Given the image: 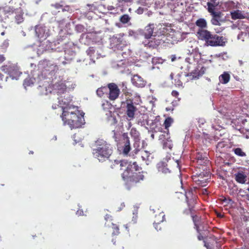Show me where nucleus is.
<instances>
[{
    "label": "nucleus",
    "instance_id": "nucleus-1",
    "mask_svg": "<svg viewBox=\"0 0 249 249\" xmlns=\"http://www.w3.org/2000/svg\"><path fill=\"white\" fill-rule=\"evenodd\" d=\"M155 25L149 23L144 29L139 31V34L144 37L142 44L149 48H156L161 43H163L165 37V28H160L154 32Z\"/></svg>",
    "mask_w": 249,
    "mask_h": 249
},
{
    "label": "nucleus",
    "instance_id": "nucleus-2",
    "mask_svg": "<svg viewBox=\"0 0 249 249\" xmlns=\"http://www.w3.org/2000/svg\"><path fill=\"white\" fill-rule=\"evenodd\" d=\"M63 110L61 115L64 124L69 125L71 129L80 128L85 124V113L82 110Z\"/></svg>",
    "mask_w": 249,
    "mask_h": 249
},
{
    "label": "nucleus",
    "instance_id": "nucleus-3",
    "mask_svg": "<svg viewBox=\"0 0 249 249\" xmlns=\"http://www.w3.org/2000/svg\"><path fill=\"white\" fill-rule=\"evenodd\" d=\"M125 100L121 102V107L126 109H137V105L141 103V97L127 86L126 82H123L120 84Z\"/></svg>",
    "mask_w": 249,
    "mask_h": 249
},
{
    "label": "nucleus",
    "instance_id": "nucleus-4",
    "mask_svg": "<svg viewBox=\"0 0 249 249\" xmlns=\"http://www.w3.org/2000/svg\"><path fill=\"white\" fill-rule=\"evenodd\" d=\"M113 153L110 144L103 139H98L95 142V148L92 149L93 157L100 162L108 160Z\"/></svg>",
    "mask_w": 249,
    "mask_h": 249
},
{
    "label": "nucleus",
    "instance_id": "nucleus-5",
    "mask_svg": "<svg viewBox=\"0 0 249 249\" xmlns=\"http://www.w3.org/2000/svg\"><path fill=\"white\" fill-rule=\"evenodd\" d=\"M142 168L136 161H129L126 169H125L121 176L123 180L127 182L137 183L144 179L143 172H140Z\"/></svg>",
    "mask_w": 249,
    "mask_h": 249
},
{
    "label": "nucleus",
    "instance_id": "nucleus-6",
    "mask_svg": "<svg viewBox=\"0 0 249 249\" xmlns=\"http://www.w3.org/2000/svg\"><path fill=\"white\" fill-rule=\"evenodd\" d=\"M185 197L188 210L192 214L195 228L197 232H199L200 231V225L201 223V219L199 216L193 215L194 212H195V207L196 203L197 196L194 193L193 190L191 189L185 192Z\"/></svg>",
    "mask_w": 249,
    "mask_h": 249
},
{
    "label": "nucleus",
    "instance_id": "nucleus-7",
    "mask_svg": "<svg viewBox=\"0 0 249 249\" xmlns=\"http://www.w3.org/2000/svg\"><path fill=\"white\" fill-rule=\"evenodd\" d=\"M210 171L195 170L192 176L193 181L199 187H205L207 185L208 180L210 178ZM196 186L194 188H197Z\"/></svg>",
    "mask_w": 249,
    "mask_h": 249
},
{
    "label": "nucleus",
    "instance_id": "nucleus-8",
    "mask_svg": "<svg viewBox=\"0 0 249 249\" xmlns=\"http://www.w3.org/2000/svg\"><path fill=\"white\" fill-rule=\"evenodd\" d=\"M225 39L223 36L211 33L209 34L208 37L205 41V44L211 46H223L225 45Z\"/></svg>",
    "mask_w": 249,
    "mask_h": 249
},
{
    "label": "nucleus",
    "instance_id": "nucleus-9",
    "mask_svg": "<svg viewBox=\"0 0 249 249\" xmlns=\"http://www.w3.org/2000/svg\"><path fill=\"white\" fill-rule=\"evenodd\" d=\"M108 92L107 98L110 101L114 102L118 98L121 91L118 85L115 83L107 84Z\"/></svg>",
    "mask_w": 249,
    "mask_h": 249
},
{
    "label": "nucleus",
    "instance_id": "nucleus-10",
    "mask_svg": "<svg viewBox=\"0 0 249 249\" xmlns=\"http://www.w3.org/2000/svg\"><path fill=\"white\" fill-rule=\"evenodd\" d=\"M193 165L195 168V170L210 171L208 166L209 164V160L208 158L202 159V160H192Z\"/></svg>",
    "mask_w": 249,
    "mask_h": 249
},
{
    "label": "nucleus",
    "instance_id": "nucleus-11",
    "mask_svg": "<svg viewBox=\"0 0 249 249\" xmlns=\"http://www.w3.org/2000/svg\"><path fill=\"white\" fill-rule=\"evenodd\" d=\"M205 71L206 68L204 67L198 65L195 70L188 73L187 76L189 77L190 80L198 79L205 73Z\"/></svg>",
    "mask_w": 249,
    "mask_h": 249
},
{
    "label": "nucleus",
    "instance_id": "nucleus-12",
    "mask_svg": "<svg viewBox=\"0 0 249 249\" xmlns=\"http://www.w3.org/2000/svg\"><path fill=\"white\" fill-rule=\"evenodd\" d=\"M125 41L120 35L113 36L110 38V45L112 48H121L124 45Z\"/></svg>",
    "mask_w": 249,
    "mask_h": 249
},
{
    "label": "nucleus",
    "instance_id": "nucleus-13",
    "mask_svg": "<svg viewBox=\"0 0 249 249\" xmlns=\"http://www.w3.org/2000/svg\"><path fill=\"white\" fill-rule=\"evenodd\" d=\"M44 70L42 72H44L45 74L47 73L50 74L52 72H54L58 70V67L55 64L52 63L49 61H44L43 62Z\"/></svg>",
    "mask_w": 249,
    "mask_h": 249
},
{
    "label": "nucleus",
    "instance_id": "nucleus-14",
    "mask_svg": "<svg viewBox=\"0 0 249 249\" xmlns=\"http://www.w3.org/2000/svg\"><path fill=\"white\" fill-rule=\"evenodd\" d=\"M35 33L36 36L40 41L45 40L48 36V34L46 32L45 27L40 25H36L35 27Z\"/></svg>",
    "mask_w": 249,
    "mask_h": 249
},
{
    "label": "nucleus",
    "instance_id": "nucleus-15",
    "mask_svg": "<svg viewBox=\"0 0 249 249\" xmlns=\"http://www.w3.org/2000/svg\"><path fill=\"white\" fill-rule=\"evenodd\" d=\"M131 81L132 84L138 88L144 87L146 83L141 76L137 74L133 76Z\"/></svg>",
    "mask_w": 249,
    "mask_h": 249
},
{
    "label": "nucleus",
    "instance_id": "nucleus-16",
    "mask_svg": "<svg viewBox=\"0 0 249 249\" xmlns=\"http://www.w3.org/2000/svg\"><path fill=\"white\" fill-rule=\"evenodd\" d=\"M53 87L59 94L64 93L66 91L67 86L65 82L59 81L55 83Z\"/></svg>",
    "mask_w": 249,
    "mask_h": 249
},
{
    "label": "nucleus",
    "instance_id": "nucleus-17",
    "mask_svg": "<svg viewBox=\"0 0 249 249\" xmlns=\"http://www.w3.org/2000/svg\"><path fill=\"white\" fill-rule=\"evenodd\" d=\"M133 155L134 156V154H139L141 158L142 159V160L147 161H149L150 160V155L151 154L145 150H140L138 149H135L133 152Z\"/></svg>",
    "mask_w": 249,
    "mask_h": 249
},
{
    "label": "nucleus",
    "instance_id": "nucleus-18",
    "mask_svg": "<svg viewBox=\"0 0 249 249\" xmlns=\"http://www.w3.org/2000/svg\"><path fill=\"white\" fill-rule=\"evenodd\" d=\"M123 137L124 143L123 148V153L124 155H127L131 149L129 139L127 133H124Z\"/></svg>",
    "mask_w": 249,
    "mask_h": 249
},
{
    "label": "nucleus",
    "instance_id": "nucleus-19",
    "mask_svg": "<svg viewBox=\"0 0 249 249\" xmlns=\"http://www.w3.org/2000/svg\"><path fill=\"white\" fill-rule=\"evenodd\" d=\"M210 33L211 32L206 29H198L196 32V36L199 40L205 42Z\"/></svg>",
    "mask_w": 249,
    "mask_h": 249
},
{
    "label": "nucleus",
    "instance_id": "nucleus-20",
    "mask_svg": "<svg viewBox=\"0 0 249 249\" xmlns=\"http://www.w3.org/2000/svg\"><path fill=\"white\" fill-rule=\"evenodd\" d=\"M11 15L15 16V21L17 24H20L23 21V13L20 9H15L11 12Z\"/></svg>",
    "mask_w": 249,
    "mask_h": 249
},
{
    "label": "nucleus",
    "instance_id": "nucleus-21",
    "mask_svg": "<svg viewBox=\"0 0 249 249\" xmlns=\"http://www.w3.org/2000/svg\"><path fill=\"white\" fill-rule=\"evenodd\" d=\"M165 214L163 212H160L158 213L155 214V220H154L153 225L156 230H157V228L156 227V225L159 224L165 220Z\"/></svg>",
    "mask_w": 249,
    "mask_h": 249
},
{
    "label": "nucleus",
    "instance_id": "nucleus-22",
    "mask_svg": "<svg viewBox=\"0 0 249 249\" xmlns=\"http://www.w3.org/2000/svg\"><path fill=\"white\" fill-rule=\"evenodd\" d=\"M106 115H107V119L111 121L112 124H115L117 123L116 116H119V114L117 110H114L113 111L108 110Z\"/></svg>",
    "mask_w": 249,
    "mask_h": 249
},
{
    "label": "nucleus",
    "instance_id": "nucleus-23",
    "mask_svg": "<svg viewBox=\"0 0 249 249\" xmlns=\"http://www.w3.org/2000/svg\"><path fill=\"white\" fill-rule=\"evenodd\" d=\"M231 18L233 20L237 19H243L246 18L244 12L239 10H236L231 13Z\"/></svg>",
    "mask_w": 249,
    "mask_h": 249
},
{
    "label": "nucleus",
    "instance_id": "nucleus-24",
    "mask_svg": "<svg viewBox=\"0 0 249 249\" xmlns=\"http://www.w3.org/2000/svg\"><path fill=\"white\" fill-rule=\"evenodd\" d=\"M58 100V106L59 108L61 109H70L71 108L70 102L67 99L60 97Z\"/></svg>",
    "mask_w": 249,
    "mask_h": 249
},
{
    "label": "nucleus",
    "instance_id": "nucleus-25",
    "mask_svg": "<svg viewBox=\"0 0 249 249\" xmlns=\"http://www.w3.org/2000/svg\"><path fill=\"white\" fill-rule=\"evenodd\" d=\"M246 175L243 172H238L235 174V179L236 181L241 184L245 183L246 181Z\"/></svg>",
    "mask_w": 249,
    "mask_h": 249
},
{
    "label": "nucleus",
    "instance_id": "nucleus-26",
    "mask_svg": "<svg viewBox=\"0 0 249 249\" xmlns=\"http://www.w3.org/2000/svg\"><path fill=\"white\" fill-rule=\"evenodd\" d=\"M108 87L107 84L106 86H102L96 90V94L99 97H103L105 95L107 96Z\"/></svg>",
    "mask_w": 249,
    "mask_h": 249
},
{
    "label": "nucleus",
    "instance_id": "nucleus-27",
    "mask_svg": "<svg viewBox=\"0 0 249 249\" xmlns=\"http://www.w3.org/2000/svg\"><path fill=\"white\" fill-rule=\"evenodd\" d=\"M158 170L159 172L164 174L171 173L172 172L171 170L167 167V164L163 162H161L159 164Z\"/></svg>",
    "mask_w": 249,
    "mask_h": 249
},
{
    "label": "nucleus",
    "instance_id": "nucleus-28",
    "mask_svg": "<svg viewBox=\"0 0 249 249\" xmlns=\"http://www.w3.org/2000/svg\"><path fill=\"white\" fill-rule=\"evenodd\" d=\"M230 75L228 72L224 71L223 74L219 77V81L223 84L228 83L230 80Z\"/></svg>",
    "mask_w": 249,
    "mask_h": 249
},
{
    "label": "nucleus",
    "instance_id": "nucleus-29",
    "mask_svg": "<svg viewBox=\"0 0 249 249\" xmlns=\"http://www.w3.org/2000/svg\"><path fill=\"white\" fill-rule=\"evenodd\" d=\"M196 26L199 29H206L207 28V22L205 19L203 18H198L195 23Z\"/></svg>",
    "mask_w": 249,
    "mask_h": 249
},
{
    "label": "nucleus",
    "instance_id": "nucleus-30",
    "mask_svg": "<svg viewBox=\"0 0 249 249\" xmlns=\"http://www.w3.org/2000/svg\"><path fill=\"white\" fill-rule=\"evenodd\" d=\"M219 2L214 3L211 1L207 2L208 6L207 10L210 14H211L215 11L216 7L218 5Z\"/></svg>",
    "mask_w": 249,
    "mask_h": 249
},
{
    "label": "nucleus",
    "instance_id": "nucleus-31",
    "mask_svg": "<svg viewBox=\"0 0 249 249\" xmlns=\"http://www.w3.org/2000/svg\"><path fill=\"white\" fill-rule=\"evenodd\" d=\"M115 163L119 165L120 170H124L126 169L128 165L129 161L126 160H115Z\"/></svg>",
    "mask_w": 249,
    "mask_h": 249
},
{
    "label": "nucleus",
    "instance_id": "nucleus-32",
    "mask_svg": "<svg viewBox=\"0 0 249 249\" xmlns=\"http://www.w3.org/2000/svg\"><path fill=\"white\" fill-rule=\"evenodd\" d=\"M157 102L158 100L156 98H152L151 99L149 98L147 101V106L145 107L146 109L147 108L153 109L154 107H156Z\"/></svg>",
    "mask_w": 249,
    "mask_h": 249
},
{
    "label": "nucleus",
    "instance_id": "nucleus-33",
    "mask_svg": "<svg viewBox=\"0 0 249 249\" xmlns=\"http://www.w3.org/2000/svg\"><path fill=\"white\" fill-rule=\"evenodd\" d=\"M111 101L107 100H104L102 103V107L103 109H111L113 107V103H111Z\"/></svg>",
    "mask_w": 249,
    "mask_h": 249
},
{
    "label": "nucleus",
    "instance_id": "nucleus-34",
    "mask_svg": "<svg viewBox=\"0 0 249 249\" xmlns=\"http://www.w3.org/2000/svg\"><path fill=\"white\" fill-rule=\"evenodd\" d=\"M234 153L237 156L245 157H246V153L243 151L241 148H235L232 149Z\"/></svg>",
    "mask_w": 249,
    "mask_h": 249
},
{
    "label": "nucleus",
    "instance_id": "nucleus-35",
    "mask_svg": "<svg viewBox=\"0 0 249 249\" xmlns=\"http://www.w3.org/2000/svg\"><path fill=\"white\" fill-rule=\"evenodd\" d=\"M206 157H207L206 153L203 151L197 152L196 155H194V158L193 160H202Z\"/></svg>",
    "mask_w": 249,
    "mask_h": 249
},
{
    "label": "nucleus",
    "instance_id": "nucleus-36",
    "mask_svg": "<svg viewBox=\"0 0 249 249\" xmlns=\"http://www.w3.org/2000/svg\"><path fill=\"white\" fill-rule=\"evenodd\" d=\"M163 148L164 149H171L172 148L173 144L172 141L170 140H165L162 141Z\"/></svg>",
    "mask_w": 249,
    "mask_h": 249
},
{
    "label": "nucleus",
    "instance_id": "nucleus-37",
    "mask_svg": "<svg viewBox=\"0 0 249 249\" xmlns=\"http://www.w3.org/2000/svg\"><path fill=\"white\" fill-rule=\"evenodd\" d=\"M173 122V119L170 117L166 118L163 124L165 128L168 129L171 125Z\"/></svg>",
    "mask_w": 249,
    "mask_h": 249
},
{
    "label": "nucleus",
    "instance_id": "nucleus-38",
    "mask_svg": "<svg viewBox=\"0 0 249 249\" xmlns=\"http://www.w3.org/2000/svg\"><path fill=\"white\" fill-rule=\"evenodd\" d=\"M130 20V17L127 14H124L120 18V21L123 24L128 23Z\"/></svg>",
    "mask_w": 249,
    "mask_h": 249
},
{
    "label": "nucleus",
    "instance_id": "nucleus-39",
    "mask_svg": "<svg viewBox=\"0 0 249 249\" xmlns=\"http://www.w3.org/2000/svg\"><path fill=\"white\" fill-rule=\"evenodd\" d=\"M130 135L133 137L135 139L139 138L140 133L135 128H132L130 132Z\"/></svg>",
    "mask_w": 249,
    "mask_h": 249
},
{
    "label": "nucleus",
    "instance_id": "nucleus-40",
    "mask_svg": "<svg viewBox=\"0 0 249 249\" xmlns=\"http://www.w3.org/2000/svg\"><path fill=\"white\" fill-rule=\"evenodd\" d=\"M135 110H126L127 119L129 121L132 120L134 118Z\"/></svg>",
    "mask_w": 249,
    "mask_h": 249
},
{
    "label": "nucleus",
    "instance_id": "nucleus-41",
    "mask_svg": "<svg viewBox=\"0 0 249 249\" xmlns=\"http://www.w3.org/2000/svg\"><path fill=\"white\" fill-rule=\"evenodd\" d=\"M112 228L113 229L112 234L113 235H118L120 233L119 228L118 225L115 224H112Z\"/></svg>",
    "mask_w": 249,
    "mask_h": 249
},
{
    "label": "nucleus",
    "instance_id": "nucleus-42",
    "mask_svg": "<svg viewBox=\"0 0 249 249\" xmlns=\"http://www.w3.org/2000/svg\"><path fill=\"white\" fill-rule=\"evenodd\" d=\"M210 14L212 16V18H216L217 19H219L221 17V13L219 11H215Z\"/></svg>",
    "mask_w": 249,
    "mask_h": 249
},
{
    "label": "nucleus",
    "instance_id": "nucleus-43",
    "mask_svg": "<svg viewBox=\"0 0 249 249\" xmlns=\"http://www.w3.org/2000/svg\"><path fill=\"white\" fill-rule=\"evenodd\" d=\"M219 199L222 202H225L226 204H228L232 202V200L230 197L226 198V197L222 196Z\"/></svg>",
    "mask_w": 249,
    "mask_h": 249
},
{
    "label": "nucleus",
    "instance_id": "nucleus-44",
    "mask_svg": "<svg viewBox=\"0 0 249 249\" xmlns=\"http://www.w3.org/2000/svg\"><path fill=\"white\" fill-rule=\"evenodd\" d=\"M87 54L90 56H91L95 53V50L93 47H89L86 51Z\"/></svg>",
    "mask_w": 249,
    "mask_h": 249
},
{
    "label": "nucleus",
    "instance_id": "nucleus-45",
    "mask_svg": "<svg viewBox=\"0 0 249 249\" xmlns=\"http://www.w3.org/2000/svg\"><path fill=\"white\" fill-rule=\"evenodd\" d=\"M212 23L213 24L215 25H219V19H217L216 18H212Z\"/></svg>",
    "mask_w": 249,
    "mask_h": 249
},
{
    "label": "nucleus",
    "instance_id": "nucleus-46",
    "mask_svg": "<svg viewBox=\"0 0 249 249\" xmlns=\"http://www.w3.org/2000/svg\"><path fill=\"white\" fill-rule=\"evenodd\" d=\"M118 1L119 3L120 4V5H123L125 3L130 2V0H118Z\"/></svg>",
    "mask_w": 249,
    "mask_h": 249
},
{
    "label": "nucleus",
    "instance_id": "nucleus-47",
    "mask_svg": "<svg viewBox=\"0 0 249 249\" xmlns=\"http://www.w3.org/2000/svg\"><path fill=\"white\" fill-rule=\"evenodd\" d=\"M171 94L173 96L175 97H176V98H178V95H179V93L178 92L176 91V90H173L172 91V93H171Z\"/></svg>",
    "mask_w": 249,
    "mask_h": 249
},
{
    "label": "nucleus",
    "instance_id": "nucleus-48",
    "mask_svg": "<svg viewBox=\"0 0 249 249\" xmlns=\"http://www.w3.org/2000/svg\"><path fill=\"white\" fill-rule=\"evenodd\" d=\"M143 11H144V10H143V8H142V7H139V8L137 9V11H136L137 13L138 14H142V13H143Z\"/></svg>",
    "mask_w": 249,
    "mask_h": 249
},
{
    "label": "nucleus",
    "instance_id": "nucleus-49",
    "mask_svg": "<svg viewBox=\"0 0 249 249\" xmlns=\"http://www.w3.org/2000/svg\"><path fill=\"white\" fill-rule=\"evenodd\" d=\"M53 7H54L55 9H59L62 7V6L58 3H56L53 5Z\"/></svg>",
    "mask_w": 249,
    "mask_h": 249
},
{
    "label": "nucleus",
    "instance_id": "nucleus-50",
    "mask_svg": "<svg viewBox=\"0 0 249 249\" xmlns=\"http://www.w3.org/2000/svg\"><path fill=\"white\" fill-rule=\"evenodd\" d=\"M5 60V57L2 54H0V64Z\"/></svg>",
    "mask_w": 249,
    "mask_h": 249
},
{
    "label": "nucleus",
    "instance_id": "nucleus-51",
    "mask_svg": "<svg viewBox=\"0 0 249 249\" xmlns=\"http://www.w3.org/2000/svg\"><path fill=\"white\" fill-rule=\"evenodd\" d=\"M224 146V144L222 142H219L217 144V148L223 147Z\"/></svg>",
    "mask_w": 249,
    "mask_h": 249
},
{
    "label": "nucleus",
    "instance_id": "nucleus-52",
    "mask_svg": "<svg viewBox=\"0 0 249 249\" xmlns=\"http://www.w3.org/2000/svg\"><path fill=\"white\" fill-rule=\"evenodd\" d=\"M125 207V205L124 203L121 204V206L120 207H118V211H121Z\"/></svg>",
    "mask_w": 249,
    "mask_h": 249
},
{
    "label": "nucleus",
    "instance_id": "nucleus-53",
    "mask_svg": "<svg viewBox=\"0 0 249 249\" xmlns=\"http://www.w3.org/2000/svg\"><path fill=\"white\" fill-rule=\"evenodd\" d=\"M76 29L78 30H81L82 29H83V26L82 25H77V26H76Z\"/></svg>",
    "mask_w": 249,
    "mask_h": 249
},
{
    "label": "nucleus",
    "instance_id": "nucleus-54",
    "mask_svg": "<svg viewBox=\"0 0 249 249\" xmlns=\"http://www.w3.org/2000/svg\"><path fill=\"white\" fill-rule=\"evenodd\" d=\"M202 194L203 195H207L208 194V190L207 189H204L202 190Z\"/></svg>",
    "mask_w": 249,
    "mask_h": 249
},
{
    "label": "nucleus",
    "instance_id": "nucleus-55",
    "mask_svg": "<svg viewBox=\"0 0 249 249\" xmlns=\"http://www.w3.org/2000/svg\"><path fill=\"white\" fill-rule=\"evenodd\" d=\"M197 237L199 240H201L203 239V236L201 234L198 235Z\"/></svg>",
    "mask_w": 249,
    "mask_h": 249
},
{
    "label": "nucleus",
    "instance_id": "nucleus-56",
    "mask_svg": "<svg viewBox=\"0 0 249 249\" xmlns=\"http://www.w3.org/2000/svg\"><path fill=\"white\" fill-rule=\"evenodd\" d=\"M219 0H210V1H211V2H214V3H216V2H219Z\"/></svg>",
    "mask_w": 249,
    "mask_h": 249
},
{
    "label": "nucleus",
    "instance_id": "nucleus-57",
    "mask_svg": "<svg viewBox=\"0 0 249 249\" xmlns=\"http://www.w3.org/2000/svg\"><path fill=\"white\" fill-rule=\"evenodd\" d=\"M3 74H2L0 72V81H2V78H3Z\"/></svg>",
    "mask_w": 249,
    "mask_h": 249
},
{
    "label": "nucleus",
    "instance_id": "nucleus-58",
    "mask_svg": "<svg viewBox=\"0 0 249 249\" xmlns=\"http://www.w3.org/2000/svg\"><path fill=\"white\" fill-rule=\"evenodd\" d=\"M110 217V216L109 215L107 214L105 216V219L107 220V219L109 218Z\"/></svg>",
    "mask_w": 249,
    "mask_h": 249
},
{
    "label": "nucleus",
    "instance_id": "nucleus-59",
    "mask_svg": "<svg viewBox=\"0 0 249 249\" xmlns=\"http://www.w3.org/2000/svg\"><path fill=\"white\" fill-rule=\"evenodd\" d=\"M248 121V120H247V119H244V120H243L242 123H243V124H245V123H246V122H247Z\"/></svg>",
    "mask_w": 249,
    "mask_h": 249
},
{
    "label": "nucleus",
    "instance_id": "nucleus-60",
    "mask_svg": "<svg viewBox=\"0 0 249 249\" xmlns=\"http://www.w3.org/2000/svg\"><path fill=\"white\" fill-rule=\"evenodd\" d=\"M158 225H159V224H157V225H156V227L157 228V231H158V230H160V229H161V227H160L159 228V226H158Z\"/></svg>",
    "mask_w": 249,
    "mask_h": 249
},
{
    "label": "nucleus",
    "instance_id": "nucleus-61",
    "mask_svg": "<svg viewBox=\"0 0 249 249\" xmlns=\"http://www.w3.org/2000/svg\"><path fill=\"white\" fill-rule=\"evenodd\" d=\"M245 34L246 36H247L249 37V32L248 33H246Z\"/></svg>",
    "mask_w": 249,
    "mask_h": 249
},
{
    "label": "nucleus",
    "instance_id": "nucleus-62",
    "mask_svg": "<svg viewBox=\"0 0 249 249\" xmlns=\"http://www.w3.org/2000/svg\"><path fill=\"white\" fill-rule=\"evenodd\" d=\"M212 127L214 129H217V128H216L213 125H212Z\"/></svg>",
    "mask_w": 249,
    "mask_h": 249
},
{
    "label": "nucleus",
    "instance_id": "nucleus-63",
    "mask_svg": "<svg viewBox=\"0 0 249 249\" xmlns=\"http://www.w3.org/2000/svg\"><path fill=\"white\" fill-rule=\"evenodd\" d=\"M34 153V152L33 151H30L29 152V154H33Z\"/></svg>",
    "mask_w": 249,
    "mask_h": 249
},
{
    "label": "nucleus",
    "instance_id": "nucleus-64",
    "mask_svg": "<svg viewBox=\"0 0 249 249\" xmlns=\"http://www.w3.org/2000/svg\"><path fill=\"white\" fill-rule=\"evenodd\" d=\"M2 35H3L4 34V32L1 33V34Z\"/></svg>",
    "mask_w": 249,
    "mask_h": 249
}]
</instances>
